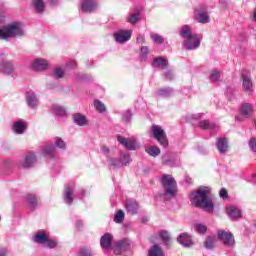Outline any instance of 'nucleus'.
Listing matches in <instances>:
<instances>
[{
	"mask_svg": "<svg viewBox=\"0 0 256 256\" xmlns=\"http://www.w3.org/2000/svg\"><path fill=\"white\" fill-rule=\"evenodd\" d=\"M211 188L203 186L190 194V201L194 207L204 209L207 213H213L215 206L213 200L209 197Z\"/></svg>",
	"mask_w": 256,
	"mask_h": 256,
	"instance_id": "f257e3e1",
	"label": "nucleus"
},
{
	"mask_svg": "<svg viewBox=\"0 0 256 256\" xmlns=\"http://www.w3.org/2000/svg\"><path fill=\"white\" fill-rule=\"evenodd\" d=\"M21 37H25V30L21 22H11L0 28V39L2 41Z\"/></svg>",
	"mask_w": 256,
	"mask_h": 256,
	"instance_id": "f03ea898",
	"label": "nucleus"
},
{
	"mask_svg": "<svg viewBox=\"0 0 256 256\" xmlns=\"http://www.w3.org/2000/svg\"><path fill=\"white\" fill-rule=\"evenodd\" d=\"M179 35L182 37V39H184V46L188 51L199 49V46L201 45V39L199 38V35L191 33L190 26H182Z\"/></svg>",
	"mask_w": 256,
	"mask_h": 256,
	"instance_id": "7ed1b4c3",
	"label": "nucleus"
},
{
	"mask_svg": "<svg viewBox=\"0 0 256 256\" xmlns=\"http://www.w3.org/2000/svg\"><path fill=\"white\" fill-rule=\"evenodd\" d=\"M160 183L164 189L165 199L167 197H175L177 195V182L175 178L169 174H163Z\"/></svg>",
	"mask_w": 256,
	"mask_h": 256,
	"instance_id": "20e7f679",
	"label": "nucleus"
},
{
	"mask_svg": "<svg viewBox=\"0 0 256 256\" xmlns=\"http://www.w3.org/2000/svg\"><path fill=\"white\" fill-rule=\"evenodd\" d=\"M151 131L154 139L158 141L161 147L167 149V147H169V140L167 139V134L165 133V130H163V128L159 125H152Z\"/></svg>",
	"mask_w": 256,
	"mask_h": 256,
	"instance_id": "39448f33",
	"label": "nucleus"
},
{
	"mask_svg": "<svg viewBox=\"0 0 256 256\" xmlns=\"http://www.w3.org/2000/svg\"><path fill=\"white\" fill-rule=\"evenodd\" d=\"M242 89L244 93H253V77L251 71L243 70L241 73Z\"/></svg>",
	"mask_w": 256,
	"mask_h": 256,
	"instance_id": "423d86ee",
	"label": "nucleus"
},
{
	"mask_svg": "<svg viewBox=\"0 0 256 256\" xmlns=\"http://www.w3.org/2000/svg\"><path fill=\"white\" fill-rule=\"evenodd\" d=\"M0 69L4 75H13L15 72V64L12 61L7 60V54L0 52Z\"/></svg>",
	"mask_w": 256,
	"mask_h": 256,
	"instance_id": "0eeeda50",
	"label": "nucleus"
},
{
	"mask_svg": "<svg viewBox=\"0 0 256 256\" xmlns=\"http://www.w3.org/2000/svg\"><path fill=\"white\" fill-rule=\"evenodd\" d=\"M225 211L230 221H239V219H243V210L236 205L227 206Z\"/></svg>",
	"mask_w": 256,
	"mask_h": 256,
	"instance_id": "6e6552de",
	"label": "nucleus"
},
{
	"mask_svg": "<svg viewBox=\"0 0 256 256\" xmlns=\"http://www.w3.org/2000/svg\"><path fill=\"white\" fill-rule=\"evenodd\" d=\"M195 19L198 23H202L203 25L209 23L211 18L209 17V13L207 12V7L201 5L195 10Z\"/></svg>",
	"mask_w": 256,
	"mask_h": 256,
	"instance_id": "1a4fd4ad",
	"label": "nucleus"
},
{
	"mask_svg": "<svg viewBox=\"0 0 256 256\" xmlns=\"http://www.w3.org/2000/svg\"><path fill=\"white\" fill-rule=\"evenodd\" d=\"M218 239L225 245V247H235V237L231 232L219 230Z\"/></svg>",
	"mask_w": 256,
	"mask_h": 256,
	"instance_id": "9d476101",
	"label": "nucleus"
},
{
	"mask_svg": "<svg viewBox=\"0 0 256 256\" xmlns=\"http://www.w3.org/2000/svg\"><path fill=\"white\" fill-rule=\"evenodd\" d=\"M35 163H37V156L33 152H28L25 157L19 161V167L30 169Z\"/></svg>",
	"mask_w": 256,
	"mask_h": 256,
	"instance_id": "9b49d317",
	"label": "nucleus"
},
{
	"mask_svg": "<svg viewBox=\"0 0 256 256\" xmlns=\"http://www.w3.org/2000/svg\"><path fill=\"white\" fill-rule=\"evenodd\" d=\"M131 249V241L127 238H123L114 244L115 255H121L124 251Z\"/></svg>",
	"mask_w": 256,
	"mask_h": 256,
	"instance_id": "f8f14e48",
	"label": "nucleus"
},
{
	"mask_svg": "<svg viewBox=\"0 0 256 256\" xmlns=\"http://www.w3.org/2000/svg\"><path fill=\"white\" fill-rule=\"evenodd\" d=\"M131 35H133V31L131 30H118L114 33V39L116 43L123 44L131 40Z\"/></svg>",
	"mask_w": 256,
	"mask_h": 256,
	"instance_id": "ddd939ff",
	"label": "nucleus"
},
{
	"mask_svg": "<svg viewBox=\"0 0 256 256\" xmlns=\"http://www.w3.org/2000/svg\"><path fill=\"white\" fill-rule=\"evenodd\" d=\"M120 145H123L128 151H135L137 149V140L134 138H125L123 136H118L117 138Z\"/></svg>",
	"mask_w": 256,
	"mask_h": 256,
	"instance_id": "4468645a",
	"label": "nucleus"
},
{
	"mask_svg": "<svg viewBox=\"0 0 256 256\" xmlns=\"http://www.w3.org/2000/svg\"><path fill=\"white\" fill-rule=\"evenodd\" d=\"M75 185L73 184H67L64 187V194H63V199L67 205H71L73 203V199H75Z\"/></svg>",
	"mask_w": 256,
	"mask_h": 256,
	"instance_id": "2eb2a0df",
	"label": "nucleus"
},
{
	"mask_svg": "<svg viewBox=\"0 0 256 256\" xmlns=\"http://www.w3.org/2000/svg\"><path fill=\"white\" fill-rule=\"evenodd\" d=\"M97 0H82L81 2V11L82 13H93V11H97Z\"/></svg>",
	"mask_w": 256,
	"mask_h": 256,
	"instance_id": "dca6fc26",
	"label": "nucleus"
},
{
	"mask_svg": "<svg viewBox=\"0 0 256 256\" xmlns=\"http://www.w3.org/2000/svg\"><path fill=\"white\" fill-rule=\"evenodd\" d=\"M162 163L167 167H175L179 163V158L175 154L166 153L162 156Z\"/></svg>",
	"mask_w": 256,
	"mask_h": 256,
	"instance_id": "f3484780",
	"label": "nucleus"
},
{
	"mask_svg": "<svg viewBox=\"0 0 256 256\" xmlns=\"http://www.w3.org/2000/svg\"><path fill=\"white\" fill-rule=\"evenodd\" d=\"M125 209L128 215H137V213H139V202L135 200H126Z\"/></svg>",
	"mask_w": 256,
	"mask_h": 256,
	"instance_id": "a211bd4d",
	"label": "nucleus"
},
{
	"mask_svg": "<svg viewBox=\"0 0 256 256\" xmlns=\"http://www.w3.org/2000/svg\"><path fill=\"white\" fill-rule=\"evenodd\" d=\"M49 63L45 59L37 58L32 62V69L34 71H47Z\"/></svg>",
	"mask_w": 256,
	"mask_h": 256,
	"instance_id": "6ab92c4d",
	"label": "nucleus"
},
{
	"mask_svg": "<svg viewBox=\"0 0 256 256\" xmlns=\"http://www.w3.org/2000/svg\"><path fill=\"white\" fill-rule=\"evenodd\" d=\"M216 147L220 155H225V153L229 151V141H227V138H218L216 141Z\"/></svg>",
	"mask_w": 256,
	"mask_h": 256,
	"instance_id": "aec40b11",
	"label": "nucleus"
},
{
	"mask_svg": "<svg viewBox=\"0 0 256 256\" xmlns=\"http://www.w3.org/2000/svg\"><path fill=\"white\" fill-rule=\"evenodd\" d=\"M12 131H14L16 135H23L25 131H27V124H25L23 120H18L14 122Z\"/></svg>",
	"mask_w": 256,
	"mask_h": 256,
	"instance_id": "412c9836",
	"label": "nucleus"
},
{
	"mask_svg": "<svg viewBox=\"0 0 256 256\" xmlns=\"http://www.w3.org/2000/svg\"><path fill=\"white\" fill-rule=\"evenodd\" d=\"M111 243H113V236L111 233H105L101 238H100V245L102 249H111Z\"/></svg>",
	"mask_w": 256,
	"mask_h": 256,
	"instance_id": "4be33fe9",
	"label": "nucleus"
},
{
	"mask_svg": "<svg viewBox=\"0 0 256 256\" xmlns=\"http://www.w3.org/2000/svg\"><path fill=\"white\" fill-rule=\"evenodd\" d=\"M241 117L244 119H249L251 117V114L253 113V105L250 103L242 104L240 109Z\"/></svg>",
	"mask_w": 256,
	"mask_h": 256,
	"instance_id": "5701e85b",
	"label": "nucleus"
},
{
	"mask_svg": "<svg viewBox=\"0 0 256 256\" xmlns=\"http://www.w3.org/2000/svg\"><path fill=\"white\" fill-rule=\"evenodd\" d=\"M26 101L31 109H35L37 105H39V99L37 98V95H35L34 92H28L26 94Z\"/></svg>",
	"mask_w": 256,
	"mask_h": 256,
	"instance_id": "b1692460",
	"label": "nucleus"
},
{
	"mask_svg": "<svg viewBox=\"0 0 256 256\" xmlns=\"http://www.w3.org/2000/svg\"><path fill=\"white\" fill-rule=\"evenodd\" d=\"M178 243L183 247H191L193 245V240H191V236L186 233H182L177 238Z\"/></svg>",
	"mask_w": 256,
	"mask_h": 256,
	"instance_id": "393cba45",
	"label": "nucleus"
},
{
	"mask_svg": "<svg viewBox=\"0 0 256 256\" xmlns=\"http://www.w3.org/2000/svg\"><path fill=\"white\" fill-rule=\"evenodd\" d=\"M49 238V235L43 231L37 232L33 237L34 243H37L38 245H44Z\"/></svg>",
	"mask_w": 256,
	"mask_h": 256,
	"instance_id": "a878e982",
	"label": "nucleus"
},
{
	"mask_svg": "<svg viewBox=\"0 0 256 256\" xmlns=\"http://www.w3.org/2000/svg\"><path fill=\"white\" fill-rule=\"evenodd\" d=\"M168 65H169V60L163 57H156L152 62V67L154 69L158 67H161V69H167Z\"/></svg>",
	"mask_w": 256,
	"mask_h": 256,
	"instance_id": "bb28decb",
	"label": "nucleus"
},
{
	"mask_svg": "<svg viewBox=\"0 0 256 256\" xmlns=\"http://www.w3.org/2000/svg\"><path fill=\"white\" fill-rule=\"evenodd\" d=\"M149 256H165V252H163V247L159 246V244H153L149 251Z\"/></svg>",
	"mask_w": 256,
	"mask_h": 256,
	"instance_id": "cd10ccee",
	"label": "nucleus"
},
{
	"mask_svg": "<svg viewBox=\"0 0 256 256\" xmlns=\"http://www.w3.org/2000/svg\"><path fill=\"white\" fill-rule=\"evenodd\" d=\"M73 121L78 127H85L87 124V117L81 113H76L73 115Z\"/></svg>",
	"mask_w": 256,
	"mask_h": 256,
	"instance_id": "c85d7f7f",
	"label": "nucleus"
},
{
	"mask_svg": "<svg viewBox=\"0 0 256 256\" xmlns=\"http://www.w3.org/2000/svg\"><path fill=\"white\" fill-rule=\"evenodd\" d=\"M145 152L150 156V157H159L161 155V149L157 146H146L145 147Z\"/></svg>",
	"mask_w": 256,
	"mask_h": 256,
	"instance_id": "c756f323",
	"label": "nucleus"
},
{
	"mask_svg": "<svg viewBox=\"0 0 256 256\" xmlns=\"http://www.w3.org/2000/svg\"><path fill=\"white\" fill-rule=\"evenodd\" d=\"M199 127L200 129H203V131H207V130H215L217 129V125L211 123L209 120H202L199 122Z\"/></svg>",
	"mask_w": 256,
	"mask_h": 256,
	"instance_id": "7c9ffc66",
	"label": "nucleus"
},
{
	"mask_svg": "<svg viewBox=\"0 0 256 256\" xmlns=\"http://www.w3.org/2000/svg\"><path fill=\"white\" fill-rule=\"evenodd\" d=\"M42 153H43L44 157L53 159L55 157V146H53V145L45 146Z\"/></svg>",
	"mask_w": 256,
	"mask_h": 256,
	"instance_id": "2f4dec72",
	"label": "nucleus"
},
{
	"mask_svg": "<svg viewBox=\"0 0 256 256\" xmlns=\"http://www.w3.org/2000/svg\"><path fill=\"white\" fill-rule=\"evenodd\" d=\"M26 201L30 209H35V207H37V203L39 202V199L35 194H28L26 195Z\"/></svg>",
	"mask_w": 256,
	"mask_h": 256,
	"instance_id": "473e14b6",
	"label": "nucleus"
},
{
	"mask_svg": "<svg viewBox=\"0 0 256 256\" xmlns=\"http://www.w3.org/2000/svg\"><path fill=\"white\" fill-rule=\"evenodd\" d=\"M120 165H125L126 167H129L131 165V154L120 152Z\"/></svg>",
	"mask_w": 256,
	"mask_h": 256,
	"instance_id": "72a5a7b5",
	"label": "nucleus"
},
{
	"mask_svg": "<svg viewBox=\"0 0 256 256\" xmlns=\"http://www.w3.org/2000/svg\"><path fill=\"white\" fill-rule=\"evenodd\" d=\"M32 7H34V11L37 13H43L45 11V2L43 0H33Z\"/></svg>",
	"mask_w": 256,
	"mask_h": 256,
	"instance_id": "f704fd0d",
	"label": "nucleus"
},
{
	"mask_svg": "<svg viewBox=\"0 0 256 256\" xmlns=\"http://www.w3.org/2000/svg\"><path fill=\"white\" fill-rule=\"evenodd\" d=\"M107 163L110 169H114V170L121 169V161L116 158L109 157L107 159Z\"/></svg>",
	"mask_w": 256,
	"mask_h": 256,
	"instance_id": "c9c22d12",
	"label": "nucleus"
},
{
	"mask_svg": "<svg viewBox=\"0 0 256 256\" xmlns=\"http://www.w3.org/2000/svg\"><path fill=\"white\" fill-rule=\"evenodd\" d=\"M158 95L159 97H171V95H173V88H161L158 90Z\"/></svg>",
	"mask_w": 256,
	"mask_h": 256,
	"instance_id": "e433bc0d",
	"label": "nucleus"
},
{
	"mask_svg": "<svg viewBox=\"0 0 256 256\" xmlns=\"http://www.w3.org/2000/svg\"><path fill=\"white\" fill-rule=\"evenodd\" d=\"M52 111L54 114H56L58 117H65V115H67V111L65 110V108L61 107V106H57L54 105L52 107Z\"/></svg>",
	"mask_w": 256,
	"mask_h": 256,
	"instance_id": "4c0bfd02",
	"label": "nucleus"
},
{
	"mask_svg": "<svg viewBox=\"0 0 256 256\" xmlns=\"http://www.w3.org/2000/svg\"><path fill=\"white\" fill-rule=\"evenodd\" d=\"M94 107L98 113H106L107 112V107H105V104L101 102L100 100H95L94 101Z\"/></svg>",
	"mask_w": 256,
	"mask_h": 256,
	"instance_id": "58836bf2",
	"label": "nucleus"
},
{
	"mask_svg": "<svg viewBox=\"0 0 256 256\" xmlns=\"http://www.w3.org/2000/svg\"><path fill=\"white\" fill-rule=\"evenodd\" d=\"M215 241H216L215 236H208L204 243V247L206 249H213V247H215Z\"/></svg>",
	"mask_w": 256,
	"mask_h": 256,
	"instance_id": "ea45409f",
	"label": "nucleus"
},
{
	"mask_svg": "<svg viewBox=\"0 0 256 256\" xmlns=\"http://www.w3.org/2000/svg\"><path fill=\"white\" fill-rule=\"evenodd\" d=\"M159 235L164 245H167L171 241V236L169 235V232L167 230L160 231Z\"/></svg>",
	"mask_w": 256,
	"mask_h": 256,
	"instance_id": "a19ab883",
	"label": "nucleus"
},
{
	"mask_svg": "<svg viewBox=\"0 0 256 256\" xmlns=\"http://www.w3.org/2000/svg\"><path fill=\"white\" fill-rule=\"evenodd\" d=\"M114 221L118 224L125 221V212H123V210H118L114 216Z\"/></svg>",
	"mask_w": 256,
	"mask_h": 256,
	"instance_id": "79ce46f5",
	"label": "nucleus"
},
{
	"mask_svg": "<svg viewBox=\"0 0 256 256\" xmlns=\"http://www.w3.org/2000/svg\"><path fill=\"white\" fill-rule=\"evenodd\" d=\"M44 247L48 248V249H55L58 245L56 240L51 239L49 236L47 238V241L44 242Z\"/></svg>",
	"mask_w": 256,
	"mask_h": 256,
	"instance_id": "37998d69",
	"label": "nucleus"
},
{
	"mask_svg": "<svg viewBox=\"0 0 256 256\" xmlns=\"http://www.w3.org/2000/svg\"><path fill=\"white\" fill-rule=\"evenodd\" d=\"M147 57H149V48L147 46H142L140 48V59L142 61H147Z\"/></svg>",
	"mask_w": 256,
	"mask_h": 256,
	"instance_id": "c03bdc74",
	"label": "nucleus"
},
{
	"mask_svg": "<svg viewBox=\"0 0 256 256\" xmlns=\"http://www.w3.org/2000/svg\"><path fill=\"white\" fill-rule=\"evenodd\" d=\"M150 37L157 45H163L165 43V38L159 34H151Z\"/></svg>",
	"mask_w": 256,
	"mask_h": 256,
	"instance_id": "a18cd8bd",
	"label": "nucleus"
},
{
	"mask_svg": "<svg viewBox=\"0 0 256 256\" xmlns=\"http://www.w3.org/2000/svg\"><path fill=\"white\" fill-rule=\"evenodd\" d=\"M53 75L55 79H63L65 75V70H63V68L61 67H56L53 71Z\"/></svg>",
	"mask_w": 256,
	"mask_h": 256,
	"instance_id": "49530a36",
	"label": "nucleus"
},
{
	"mask_svg": "<svg viewBox=\"0 0 256 256\" xmlns=\"http://www.w3.org/2000/svg\"><path fill=\"white\" fill-rule=\"evenodd\" d=\"M194 229L200 235H205V233H207V226H205L204 224H195Z\"/></svg>",
	"mask_w": 256,
	"mask_h": 256,
	"instance_id": "de8ad7c7",
	"label": "nucleus"
},
{
	"mask_svg": "<svg viewBox=\"0 0 256 256\" xmlns=\"http://www.w3.org/2000/svg\"><path fill=\"white\" fill-rule=\"evenodd\" d=\"M132 117H133V113H131V110H125L122 113V121H124V123H129Z\"/></svg>",
	"mask_w": 256,
	"mask_h": 256,
	"instance_id": "09e8293b",
	"label": "nucleus"
},
{
	"mask_svg": "<svg viewBox=\"0 0 256 256\" xmlns=\"http://www.w3.org/2000/svg\"><path fill=\"white\" fill-rule=\"evenodd\" d=\"M219 79H221V73L217 70H213L210 74V80L212 81V83H217Z\"/></svg>",
	"mask_w": 256,
	"mask_h": 256,
	"instance_id": "8fccbe9b",
	"label": "nucleus"
},
{
	"mask_svg": "<svg viewBox=\"0 0 256 256\" xmlns=\"http://www.w3.org/2000/svg\"><path fill=\"white\" fill-rule=\"evenodd\" d=\"M137 21H139V13L138 12L130 15V17L128 18V22L131 23L132 25H135V23H137Z\"/></svg>",
	"mask_w": 256,
	"mask_h": 256,
	"instance_id": "3c124183",
	"label": "nucleus"
},
{
	"mask_svg": "<svg viewBox=\"0 0 256 256\" xmlns=\"http://www.w3.org/2000/svg\"><path fill=\"white\" fill-rule=\"evenodd\" d=\"M55 145L56 147H59V149H65L67 147V144H65V141L61 138L56 139Z\"/></svg>",
	"mask_w": 256,
	"mask_h": 256,
	"instance_id": "603ef678",
	"label": "nucleus"
},
{
	"mask_svg": "<svg viewBox=\"0 0 256 256\" xmlns=\"http://www.w3.org/2000/svg\"><path fill=\"white\" fill-rule=\"evenodd\" d=\"M249 147L253 153H256V137H253L249 140Z\"/></svg>",
	"mask_w": 256,
	"mask_h": 256,
	"instance_id": "864d4df0",
	"label": "nucleus"
},
{
	"mask_svg": "<svg viewBox=\"0 0 256 256\" xmlns=\"http://www.w3.org/2000/svg\"><path fill=\"white\" fill-rule=\"evenodd\" d=\"M219 196L221 199H229V193L227 192V189L225 188L220 189Z\"/></svg>",
	"mask_w": 256,
	"mask_h": 256,
	"instance_id": "5fc2aeb1",
	"label": "nucleus"
},
{
	"mask_svg": "<svg viewBox=\"0 0 256 256\" xmlns=\"http://www.w3.org/2000/svg\"><path fill=\"white\" fill-rule=\"evenodd\" d=\"M80 255L81 256H91V250L88 248H81Z\"/></svg>",
	"mask_w": 256,
	"mask_h": 256,
	"instance_id": "6e6d98bb",
	"label": "nucleus"
},
{
	"mask_svg": "<svg viewBox=\"0 0 256 256\" xmlns=\"http://www.w3.org/2000/svg\"><path fill=\"white\" fill-rule=\"evenodd\" d=\"M101 152H102L103 155H109V153H111V150L107 146H102L101 147Z\"/></svg>",
	"mask_w": 256,
	"mask_h": 256,
	"instance_id": "4d7b16f0",
	"label": "nucleus"
},
{
	"mask_svg": "<svg viewBox=\"0 0 256 256\" xmlns=\"http://www.w3.org/2000/svg\"><path fill=\"white\" fill-rule=\"evenodd\" d=\"M164 76L166 77V79H173V71L171 70H167L165 73H164Z\"/></svg>",
	"mask_w": 256,
	"mask_h": 256,
	"instance_id": "13d9d810",
	"label": "nucleus"
},
{
	"mask_svg": "<svg viewBox=\"0 0 256 256\" xmlns=\"http://www.w3.org/2000/svg\"><path fill=\"white\" fill-rule=\"evenodd\" d=\"M137 43H145V36L143 34L138 35Z\"/></svg>",
	"mask_w": 256,
	"mask_h": 256,
	"instance_id": "bf43d9fd",
	"label": "nucleus"
},
{
	"mask_svg": "<svg viewBox=\"0 0 256 256\" xmlns=\"http://www.w3.org/2000/svg\"><path fill=\"white\" fill-rule=\"evenodd\" d=\"M7 249L6 248H0V256H7Z\"/></svg>",
	"mask_w": 256,
	"mask_h": 256,
	"instance_id": "052dcab7",
	"label": "nucleus"
},
{
	"mask_svg": "<svg viewBox=\"0 0 256 256\" xmlns=\"http://www.w3.org/2000/svg\"><path fill=\"white\" fill-rule=\"evenodd\" d=\"M201 117H202L201 114H192V115L190 116L191 119H196V120L201 119Z\"/></svg>",
	"mask_w": 256,
	"mask_h": 256,
	"instance_id": "680f3d73",
	"label": "nucleus"
},
{
	"mask_svg": "<svg viewBox=\"0 0 256 256\" xmlns=\"http://www.w3.org/2000/svg\"><path fill=\"white\" fill-rule=\"evenodd\" d=\"M3 21H5V14L0 12V23H3Z\"/></svg>",
	"mask_w": 256,
	"mask_h": 256,
	"instance_id": "e2e57ef3",
	"label": "nucleus"
},
{
	"mask_svg": "<svg viewBox=\"0 0 256 256\" xmlns=\"http://www.w3.org/2000/svg\"><path fill=\"white\" fill-rule=\"evenodd\" d=\"M76 227H77L78 229H81V227H83V222H82V221H77V222H76Z\"/></svg>",
	"mask_w": 256,
	"mask_h": 256,
	"instance_id": "0e129e2a",
	"label": "nucleus"
},
{
	"mask_svg": "<svg viewBox=\"0 0 256 256\" xmlns=\"http://www.w3.org/2000/svg\"><path fill=\"white\" fill-rule=\"evenodd\" d=\"M51 5H57V0H49Z\"/></svg>",
	"mask_w": 256,
	"mask_h": 256,
	"instance_id": "69168bd1",
	"label": "nucleus"
},
{
	"mask_svg": "<svg viewBox=\"0 0 256 256\" xmlns=\"http://www.w3.org/2000/svg\"><path fill=\"white\" fill-rule=\"evenodd\" d=\"M236 121H243V119L241 118V116H236Z\"/></svg>",
	"mask_w": 256,
	"mask_h": 256,
	"instance_id": "338daca9",
	"label": "nucleus"
},
{
	"mask_svg": "<svg viewBox=\"0 0 256 256\" xmlns=\"http://www.w3.org/2000/svg\"><path fill=\"white\" fill-rule=\"evenodd\" d=\"M81 195H82V197H84V195H85V190H82V191H81Z\"/></svg>",
	"mask_w": 256,
	"mask_h": 256,
	"instance_id": "774afa93",
	"label": "nucleus"
}]
</instances>
